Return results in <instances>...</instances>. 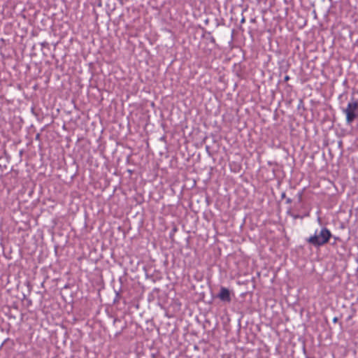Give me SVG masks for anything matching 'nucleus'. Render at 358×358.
<instances>
[{"instance_id":"1","label":"nucleus","mask_w":358,"mask_h":358,"mask_svg":"<svg viewBox=\"0 0 358 358\" xmlns=\"http://www.w3.org/2000/svg\"><path fill=\"white\" fill-rule=\"evenodd\" d=\"M331 234L330 231L326 227L322 228L318 233L317 230L315 231L313 236H310L307 238V242L315 247H320L327 243Z\"/></svg>"},{"instance_id":"7","label":"nucleus","mask_w":358,"mask_h":358,"mask_svg":"<svg viewBox=\"0 0 358 358\" xmlns=\"http://www.w3.org/2000/svg\"><path fill=\"white\" fill-rule=\"evenodd\" d=\"M292 202V199L290 198H287L286 200V203H290Z\"/></svg>"},{"instance_id":"5","label":"nucleus","mask_w":358,"mask_h":358,"mask_svg":"<svg viewBox=\"0 0 358 358\" xmlns=\"http://www.w3.org/2000/svg\"><path fill=\"white\" fill-rule=\"evenodd\" d=\"M287 213L290 215L294 220L300 218L301 216L298 214L292 213L290 211H288Z\"/></svg>"},{"instance_id":"2","label":"nucleus","mask_w":358,"mask_h":358,"mask_svg":"<svg viewBox=\"0 0 358 358\" xmlns=\"http://www.w3.org/2000/svg\"><path fill=\"white\" fill-rule=\"evenodd\" d=\"M343 113L346 116L347 124H352L358 117V100L352 98L348 102L347 107L343 109Z\"/></svg>"},{"instance_id":"4","label":"nucleus","mask_w":358,"mask_h":358,"mask_svg":"<svg viewBox=\"0 0 358 358\" xmlns=\"http://www.w3.org/2000/svg\"><path fill=\"white\" fill-rule=\"evenodd\" d=\"M297 200L299 203H301L302 201V197H303V192H299L296 194Z\"/></svg>"},{"instance_id":"6","label":"nucleus","mask_w":358,"mask_h":358,"mask_svg":"<svg viewBox=\"0 0 358 358\" xmlns=\"http://www.w3.org/2000/svg\"><path fill=\"white\" fill-rule=\"evenodd\" d=\"M289 76H285V78H284V80L285 82H287L289 80Z\"/></svg>"},{"instance_id":"8","label":"nucleus","mask_w":358,"mask_h":358,"mask_svg":"<svg viewBox=\"0 0 358 358\" xmlns=\"http://www.w3.org/2000/svg\"><path fill=\"white\" fill-rule=\"evenodd\" d=\"M338 322V318L336 317H335L334 319H333V322L336 323Z\"/></svg>"},{"instance_id":"9","label":"nucleus","mask_w":358,"mask_h":358,"mask_svg":"<svg viewBox=\"0 0 358 358\" xmlns=\"http://www.w3.org/2000/svg\"><path fill=\"white\" fill-rule=\"evenodd\" d=\"M245 22V18H244V17H243V18H242V20H241V23H244Z\"/></svg>"},{"instance_id":"3","label":"nucleus","mask_w":358,"mask_h":358,"mask_svg":"<svg viewBox=\"0 0 358 358\" xmlns=\"http://www.w3.org/2000/svg\"><path fill=\"white\" fill-rule=\"evenodd\" d=\"M218 298L224 302H230L231 301V294L229 290L224 287L220 288V293L217 295Z\"/></svg>"}]
</instances>
